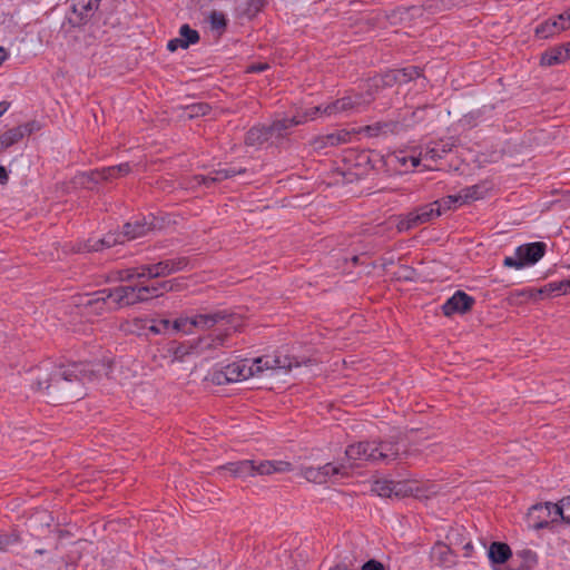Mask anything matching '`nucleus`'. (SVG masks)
I'll return each mask as SVG.
<instances>
[{"label":"nucleus","mask_w":570,"mask_h":570,"mask_svg":"<svg viewBox=\"0 0 570 570\" xmlns=\"http://www.w3.org/2000/svg\"><path fill=\"white\" fill-rule=\"evenodd\" d=\"M301 124H304V120L301 118V115H296L291 118L276 120L268 128L272 136L283 137L289 128Z\"/></svg>","instance_id":"bb28decb"},{"label":"nucleus","mask_w":570,"mask_h":570,"mask_svg":"<svg viewBox=\"0 0 570 570\" xmlns=\"http://www.w3.org/2000/svg\"><path fill=\"white\" fill-rule=\"evenodd\" d=\"M346 459L351 462L363 461L376 463L374 442H357L345 450Z\"/></svg>","instance_id":"dca6fc26"},{"label":"nucleus","mask_w":570,"mask_h":570,"mask_svg":"<svg viewBox=\"0 0 570 570\" xmlns=\"http://www.w3.org/2000/svg\"><path fill=\"white\" fill-rule=\"evenodd\" d=\"M352 97V104L354 105V109L360 111L363 107L370 105L373 101V95L371 92H353L347 95Z\"/></svg>","instance_id":"e433bc0d"},{"label":"nucleus","mask_w":570,"mask_h":570,"mask_svg":"<svg viewBox=\"0 0 570 570\" xmlns=\"http://www.w3.org/2000/svg\"><path fill=\"white\" fill-rule=\"evenodd\" d=\"M517 557L522 560V568H524V570L532 569L538 562V556L531 549H522L517 551Z\"/></svg>","instance_id":"c9c22d12"},{"label":"nucleus","mask_w":570,"mask_h":570,"mask_svg":"<svg viewBox=\"0 0 570 570\" xmlns=\"http://www.w3.org/2000/svg\"><path fill=\"white\" fill-rule=\"evenodd\" d=\"M110 366L105 363L56 365L41 363L28 374L32 390L41 393L48 402L80 400L86 395V384L107 376Z\"/></svg>","instance_id":"f257e3e1"},{"label":"nucleus","mask_w":570,"mask_h":570,"mask_svg":"<svg viewBox=\"0 0 570 570\" xmlns=\"http://www.w3.org/2000/svg\"><path fill=\"white\" fill-rule=\"evenodd\" d=\"M178 48H186L183 40L180 38H175L168 41L167 49L169 51H175Z\"/></svg>","instance_id":"13d9d810"},{"label":"nucleus","mask_w":570,"mask_h":570,"mask_svg":"<svg viewBox=\"0 0 570 570\" xmlns=\"http://www.w3.org/2000/svg\"><path fill=\"white\" fill-rule=\"evenodd\" d=\"M374 442V450L376 455V462L390 463L395 461L400 456V448L396 442L393 441H380Z\"/></svg>","instance_id":"4be33fe9"},{"label":"nucleus","mask_w":570,"mask_h":570,"mask_svg":"<svg viewBox=\"0 0 570 570\" xmlns=\"http://www.w3.org/2000/svg\"><path fill=\"white\" fill-rule=\"evenodd\" d=\"M254 376L248 360H240L228 364L224 370L214 373L213 381L217 384L239 382Z\"/></svg>","instance_id":"1a4fd4ad"},{"label":"nucleus","mask_w":570,"mask_h":570,"mask_svg":"<svg viewBox=\"0 0 570 570\" xmlns=\"http://www.w3.org/2000/svg\"><path fill=\"white\" fill-rule=\"evenodd\" d=\"M218 470H227L234 478L247 479L256 475H271L292 471V464L286 461H253L243 460L229 462Z\"/></svg>","instance_id":"f03ea898"},{"label":"nucleus","mask_w":570,"mask_h":570,"mask_svg":"<svg viewBox=\"0 0 570 570\" xmlns=\"http://www.w3.org/2000/svg\"><path fill=\"white\" fill-rule=\"evenodd\" d=\"M352 132L345 129L337 130L322 137H318L314 141L315 148H325L327 146H338L350 141Z\"/></svg>","instance_id":"393cba45"},{"label":"nucleus","mask_w":570,"mask_h":570,"mask_svg":"<svg viewBox=\"0 0 570 570\" xmlns=\"http://www.w3.org/2000/svg\"><path fill=\"white\" fill-rule=\"evenodd\" d=\"M420 69L417 67H406L397 70H390L381 76H375V79L370 83L376 88L391 87L395 83H406L420 77Z\"/></svg>","instance_id":"9b49d317"},{"label":"nucleus","mask_w":570,"mask_h":570,"mask_svg":"<svg viewBox=\"0 0 570 570\" xmlns=\"http://www.w3.org/2000/svg\"><path fill=\"white\" fill-rule=\"evenodd\" d=\"M570 59V42L557 46L541 55L540 65L551 67Z\"/></svg>","instance_id":"aec40b11"},{"label":"nucleus","mask_w":570,"mask_h":570,"mask_svg":"<svg viewBox=\"0 0 570 570\" xmlns=\"http://www.w3.org/2000/svg\"><path fill=\"white\" fill-rule=\"evenodd\" d=\"M463 195V202L470 203L472 200H478L483 197V188L479 185L470 186L461 190Z\"/></svg>","instance_id":"58836bf2"},{"label":"nucleus","mask_w":570,"mask_h":570,"mask_svg":"<svg viewBox=\"0 0 570 570\" xmlns=\"http://www.w3.org/2000/svg\"><path fill=\"white\" fill-rule=\"evenodd\" d=\"M375 79V77L368 79L366 81V85H365V92H371L373 96L375 95V92H377L380 89H382L383 87H374V86H371L370 83Z\"/></svg>","instance_id":"e2e57ef3"},{"label":"nucleus","mask_w":570,"mask_h":570,"mask_svg":"<svg viewBox=\"0 0 570 570\" xmlns=\"http://www.w3.org/2000/svg\"><path fill=\"white\" fill-rule=\"evenodd\" d=\"M150 228V224L136 220L134 223L125 224L122 232L119 233V236H122V238H126L127 240H131L146 235Z\"/></svg>","instance_id":"a878e982"},{"label":"nucleus","mask_w":570,"mask_h":570,"mask_svg":"<svg viewBox=\"0 0 570 570\" xmlns=\"http://www.w3.org/2000/svg\"><path fill=\"white\" fill-rule=\"evenodd\" d=\"M118 177L126 176L130 173L131 168L128 163L114 166Z\"/></svg>","instance_id":"4d7b16f0"},{"label":"nucleus","mask_w":570,"mask_h":570,"mask_svg":"<svg viewBox=\"0 0 570 570\" xmlns=\"http://www.w3.org/2000/svg\"><path fill=\"white\" fill-rule=\"evenodd\" d=\"M111 291V303L117 309L144 303V298L139 296L137 284L116 286Z\"/></svg>","instance_id":"4468645a"},{"label":"nucleus","mask_w":570,"mask_h":570,"mask_svg":"<svg viewBox=\"0 0 570 570\" xmlns=\"http://www.w3.org/2000/svg\"><path fill=\"white\" fill-rule=\"evenodd\" d=\"M272 137L268 126H255L246 134L245 142L248 146H261Z\"/></svg>","instance_id":"c756f323"},{"label":"nucleus","mask_w":570,"mask_h":570,"mask_svg":"<svg viewBox=\"0 0 570 570\" xmlns=\"http://www.w3.org/2000/svg\"><path fill=\"white\" fill-rule=\"evenodd\" d=\"M431 559L440 567H450L454 562L451 549L444 543H436L432 548Z\"/></svg>","instance_id":"cd10ccee"},{"label":"nucleus","mask_w":570,"mask_h":570,"mask_svg":"<svg viewBox=\"0 0 570 570\" xmlns=\"http://www.w3.org/2000/svg\"><path fill=\"white\" fill-rule=\"evenodd\" d=\"M210 110V106L206 102H196L185 108L188 118L206 116Z\"/></svg>","instance_id":"4c0bfd02"},{"label":"nucleus","mask_w":570,"mask_h":570,"mask_svg":"<svg viewBox=\"0 0 570 570\" xmlns=\"http://www.w3.org/2000/svg\"><path fill=\"white\" fill-rule=\"evenodd\" d=\"M328 570H347V567L344 563H337L331 567Z\"/></svg>","instance_id":"774afa93"},{"label":"nucleus","mask_w":570,"mask_h":570,"mask_svg":"<svg viewBox=\"0 0 570 570\" xmlns=\"http://www.w3.org/2000/svg\"><path fill=\"white\" fill-rule=\"evenodd\" d=\"M188 266V259L186 257H177L171 259H165L157 264H149L141 266V273L139 277L158 278L171 275L174 273L184 271Z\"/></svg>","instance_id":"6e6552de"},{"label":"nucleus","mask_w":570,"mask_h":570,"mask_svg":"<svg viewBox=\"0 0 570 570\" xmlns=\"http://www.w3.org/2000/svg\"><path fill=\"white\" fill-rule=\"evenodd\" d=\"M119 178L115 167H105L102 169L91 170L89 173L82 174L80 177V184L87 188H92L90 183L98 184L100 181H109L111 179Z\"/></svg>","instance_id":"5701e85b"},{"label":"nucleus","mask_w":570,"mask_h":570,"mask_svg":"<svg viewBox=\"0 0 570 570\" xmlns=\"http://www.w3.org/2000/svg\"><path fill=\"white\" fill-rule=\"evenodd\" d=\"M322 476L324 478V483L331 478L335 475L346 476L347 470L344 464L335 465L333 463H326L321 466Z\"/></svg>","instance_id":"72a5a7b5"},{"label":"nucleus","mask_w":570,"mask_h":570,"mask_svg":"<svg viewBox=\"0 0 570 570\" xmlns=\"http://www.w3.org/2000/svg\"><path fill=\"white\" fill-rule=\"evenodd\" d=\"M267 68H268L267 63H262V62L253 63L247 67V72H262V71L266 70Z\"/></svg>","instance_id":"bf43d9fd"},{"label":"nucleus","mask_w":570,"mask_h":570,"mask_svg":"<svg viewBox=\"0 0 570 570\" xmlns=\"http://www.w3.org/2000/svg\"><path fill=\"white\" fill-rule=\"evenodd\" d=\"M373 491L382 498H402L413 495L417 499L428 498L423 490L416 485L405 482H394L390 480H379L373 485Z\"/></svg>","instance_id":"39448f33"},{"label":"nucleus","mask_w":570,"mask_h":570,"mask_svg":"<svg viewBox=\"0 0 570 570\" xmlns=\"http://www.w3.org/2000/svg\"><path fill=\"white\" fill-rule=\"evenodd\" d=\"M341 105L343 107L344 114H348L352 111H356L354 109V105L352 104V97L345 96L343 98H340Z\"/></svg>","instance_id":"6e6d98bb"},{"label":"nucleus","mask_w":570,"mask_h":570,"mask_svg":"<svg viewBox=\"0 0 570 570\" xmlns=\"http://www.w3.org/2000/svg\"><path fill=\"white\" fill-rule=\"evenodd\" d=\"M243 173H245V169H243V168L236 169V168L229 167V168L217 169V170L209 173L206 176L205 175L194 176L191 179V186L194 187V186L204 185L206 187H210L212 185H214L216 183H219L224 179L234 177V176H236L238 174H243Z\"/></svg>","instance_id":"f3484780"},{"label":"nucleus","mask_w":570,"mask_h":570,"mask_svg":"<svg viewBox=\"0 0 570 570\" xmlns=\"http://www.w3.org/2000/svg\"><path fill=\"white\" fill-rule=\"evenodd\" d=\"M441 214V203L435 200L431 204L421 206L414 212L409 213L406 216L399 220L396 227L399 232H406L411 228L428 223L435 217H439Z\"/></svg>","instance_id":"423d86ee"},{"label":"nucleus","mask_w":570,"mask_h":570,"mask_svg":"<svg viewBox=\"0 0 570 570\" xmlns=\"http://www.w3.org/2000/svg\"><path fill=\"white\" fill-rule=\"evenodd\" d=\"M175 361L183 362L188 355H199L196 342L193 343H174L169 347Z\"/></svg>","instance_id":"7c9ffc66"},{"label":"nucleus","mask_w":570,"mask_h":570,"mask_svg":"<svg viewBox=\"0 0 570 570\" xmlns=\"http://www.w3.org/2000/svg\"><path fill=\"white\" fill-rule=\"evenodd\" d=\"M229 322V316L225 312H215L209 314H198L193 317H179L171 323L173 331L191 333V327L208 330L216 324Z\"/></svg>","instance_id":"20e7f679"},{"label":"nucleus","mask_w":570,"mask_h":570,"mask_svg":"<svg viewBox=\"0 0 570 570\" xmlns=\"http://www.w3.org/2000/svg\"><path fill=\"white\" fill-rule=\"evenodd\" d=\"M254 376L263 374L268 370H291L298 367L303 363L287 355H264L249 361Z\"/></svg>","instance_id":"0eeeda50"},{"label":"nucleus","mask_w":570,"mask_h":570,"mask_svg":"<svg viewBox=\"0 0 570 570\" xmlns=\"http://www.w3.org/2000/svg\"><path fill=\"white\" fill-rule=\"evenodd\" d=\"M550 509H553L556 515H560V518L570 524V495L560 500L559 503H550L546 502L544 504H535L531 508V518L534 517L537 511H546L548 514L550 513Z\"/></svg>","instance_id":"412c9836"},{"label":"nucleus","mask_w":570,"mask_h":570,"mask_svg":"<svg viewBox=\"0 0 570 570\" xmlns=\"http://www.w3.org/2000/svg\"><path fill=\"white\" fill-rule=\"evenodd\" d=\"M441 203V212L445 209H451L452 207L461 206L465 204L463 202V195L462 191H460L458 195H450L442 200H439Z\"/></svg>","instance_id":"a19ab883"},{"label":"nucleus","mask_w":570,"mask_h":570,"mask_svg":"<svg viewBox=\"0 0 570 570\" xmlns=\"http://www.w3.org/2000/svg\"><path fill=\"white\" fill-rule=\"evenodd\" d=\"M179 38L183 40L186 48L199 41V33L197 30L191 29L188 24H183L179 29Z\"/></svg>","instance_id":"f704fd0d"},{"label":"nucleus","mask_w":570,"mask_h":570,"mask_svg":"<svg viewBox=\"0 0 570 570\" xmlns=\"http://www.w3.org/2000/svg\"><path fill=\"white\" fill-rule=\"evenodd\" d=\"M127 331L139 334L140 331L147 330V321L142 318H135L127 323Z\"/></svg>","instance_id":"09e8293b"},{"label":"nucleus","mask_w":570,"mask_h":570,"mask_svg":"<svg viewBox=\"0 0 570 570\" xmlns=\"http://www.w3.org/2000/svg\"><path fill=\"white\" fill-rule=\"evenodd\" d=\"M139 269H140V272H138V268H128V269L120 271L118 273V279L121 282H130L136 277L140 278L138 276V274L141 273V267Z\"/></svg>","instance_id":"8fccbe9b"},{"label":"nucleus","mask_w":570,"mask_h":570,"mask_svg":"<svg viewBox=\"0 0 570 570\" xmlns=\"http://www.w3.org/2000/svg\"><path fill=\"white\" fill-rule=\"evenodd\" d=\"M159 328H161V334L173 330L171 322L169 320H159L156 321Z\"/></svg>","instance_id":"052dcab7"},{"label":"nucleus","mask_w":570,"mask_h":570,"mask_svg":"<svg viewBox=\"0 0 570 570\" xmlns=\"http://www.w3.org/2000/svg\"><path fill=\"white\" fill-rule=\"evenodd\" d=\"M547 245L542 242L521 245L515 249L514 256L504 258L503 265L515 269H521L527 265H533L543 257Z\"/></svg>","instance_id":"7ed1b4c3"},{"label":"nucleus","mask_w":570,"mask_h":570,"mask_svg":"<svg viewBox=\"0 0 570 570\" xmlns=\"http://www.w3.org/2000/svg\"><path fill=\"white\" fill-rule=\"evenodd\" d=\"M26 131H29V132L31 131L30 129H28V125L19 126V127H16V128L4 131L2 135H0V137L4 144V147L8 149L12 145H14L16 142L21 140L23 138Z\"/></svg>","instance_id":"473e14b6"},{"label":"nucleus","mask_w":570,"mask_h":570,"mask_svg":"<svg viewBox=\"0 0 570 570\" xmlns=\"http://www.w3.org/2000/svg\"><path fill=\"white\" fill-rule=\"evenodd\" d=\"M531 513V510L529 511ZM529 519L533 521V528L534 529H543L549 525L550 520H548L543 512H535L534 517L531 518L530 514H528Z\"/></svg>","instance_id":"49530a36"},{"label":"nucleus","mask_w":570,"mask_h":570,"mask_svg":"<svg viewBox=\"0 0 570 570\" xmlns=\"http://www.w3.org/2000/svg\"><path fill=\"white\" fill-rule=\"evenodd\" d=\"M100 1L101 0H72V10L79 18L73 24L80 26L86 23L92 12L98 9Z\"/></svg>","instance_id":"b1692460"},{"label":"nucleus","mask_w":570,"mask_h":570,"mask_svg":"<svg viewBox=\"0 0 570 570\" xmlns=\"http://www.w3.org/2000/svg\"><path fill=\"white\" fill-rule=\"evenodd\" d=\"M126 238L119 236V233H110L97 240H87L83 244H80L77 248V252H98L104 248H109L116 244H122L126 242Z\"/></svg>","instance_id":"a211bd4d"},{"label":"nucleus","mask_w":570,"mask_h":570,"mask_svg":"<svg viewBox=\"0 0 570 570\" xmlns=\"http://www.w3.org/2000/svg\"><path fill=\"white\" fill-rule=\"evenodd\" d=\"M303 476L314 483L322 484L324 483V478L322 476L321 466L314 468V466H307L303 470Z\"/></svg>","instance_id":"37998d69"},{"label":"nucleus","mask_w":570,"mask_h":570,"mask_svg":"<svg viewBox=\"0 0 570 570\" xmlns=\"http://www.w3.org/2000/svg\"><path fill=\"white\" fill-rule=\"evenodd\" d=\"M474 298L462 291L455 292L446 302L442 305V311L445 316H451L455 313H466L472 308Z\"/></svg>","instance_id":"2eb2a0df"},{"label":"nucleus","mask_w":570,"mask_h":570,"mask_svg":"<svg viewBox=\"0 0 570 570\" xmlns=\"http://www.w3.org/2000/svg\"><path fill=\"white\" fill-rule=\"evenodd\" d=\"M549 291L551 293L556 292L558 294H570V278L561 282H553L546 286L542 292Z\"/></svg>","instance_id":"79ce46f5"},{"label":"nucleus","mask_w":570,"mask_h":570,"mask_svg":"<svg viewBox=\"0 0 570 570\" xmlns=\"http://www.w3.org/2000/svg\"><path fill=\"white\" fill-rule=\"evenodd\" d=\"M167 283L171 284L173 292L181 291L184 287V284L178 278L169 279V281H167Z\"/></svg>","instance_id":"680f3d73"},{"label":"nucleus","mask_w":570,"mask_h":570,"mask_svg":"<svg viewBox=\"0 0 570 570\" xmlns=\"http://www.w3.org/2000/svg\"><path fill=\"white\" fill-rule=\"evenodd\" d=\"M264 6V0H249V9H254V11H258Z\"/></svg>","instance_id":"0e129e2a"},{"label":"nucleus","mask_w":570,"mask_h":570,"mask_svg":"<svg viewBox=\"0 0 570 570\" xmlns=\"http://www.w3.org/2000/svg\"><path fill=\"white\" fill-rule=\"evenodd\" d=\"M453 144L451 142H438L432 147H426L424 151L421 153L422 159L436 161L441 159L445 154L452 150Z\"/></svg>","instance_id":"2f4dec72"},{"label":"nucleus","mask_w":570,"mask_h":570,"mask_svg":"<svg viewBox=\"0 0 570 570\" xmlns=\"http://www.w3.org/2000/svg\"><path fill=\"white\" fill-rule=\"evenodd\" d=\"M111 288L97 291L92 294L85 295L80 304L97 315L107 311H116L117 308H115L111 303Z\"/></svg>","instance_id":"ddd939ff"},{"label":"nucleus","mask_w":570,"mask_h":570,"mask_svg":"<svg viewBox=\"0 0 570 570\" xmlns=\"http://www.w3.org/2000/svg\"><path fill=\"white\" fill-rule=\"evenodd\" d=\"M147 330L155 335L161 334V328L158 327L156 321H154L150 325L147 324Z\"/></svg>","instance_id":"338daca9"},{"label":"nucleus","mask_w":570,"mask_h":570,"mask_svg":"<svg viewBox=\"0 0 570 570\" xmlns=\"http://www.w3.org/2000/svg\"><path fill=\"white\" fill-rule=\"evenodd\" d=\"M402 130V125L396 120L377 121L363 128L368 137H387L396 135Z\"/></svg>","instance_id":"6ab92c4d"},{"label":"nucleus","mask_w":570,"mask_h":570,"mask_svg":"<svg viewBox=\"0 0 570 570\" xmlns=\"http://www.w3.org/2000/svg\"><path fill=\"white\" fill-rule=\"evenodd\" d=\"M139 296L144 298V302H147L151 298H156V289L153 285H144V284H137Z\"/></svg>","instance_id":"a18cd8bd"},{"label":"nucleus","mask_w":570,"mask_h":570,"mask_svg":"<svg viewBox=\"0 0 570 570\" xmlns=\"http://www.w3.org/2000/svg\"><path fill=\"white\" fill-rule=\"evenodd\" d=\"M324 114L325 116H336L338 114H344V110H343V107L341 105V101L340 99L331 102V104H327L324 106Z\"/></svg>","instance_id":"de8ad7c7"},{"label":"nucleus","mask_w":570,"mask_h":570,"mask_svg":"<svg viewBox=\"0 0 570 570\" xmlns=\"http://www.w3.org/2000/svg\"><path fill=\"white\" fill-rule=\"evenodd\" d=\"M362 570H385V567L382 562L371 559L362 566Z\"/></svg>","instance_id":"5fc2aeb1"},{"label":"nucleus","mask_w":570,"mask_h":570,"mask_svg":"<svg viewBox=\"0 0 570 570\" xmlns=\"http://www.w3.org/2000/svg\"><path fill=\"white\" fill-rule=\"evenodd\" d=\"M512 552L507 543L492 542L488 550V556L493 563H504L511 557Z\"/></svg>","instance_id":"c85d7f7f"},{"label":"nucleus","mask_w":570,"mask_h":570,"mask_svg":"<svg viewBox=\"0 0 570 570\" xmlns=\"http://www.w3.org/2000/svg\"><path fill=\"white\" fill-rule=\"evenodd\" d=\"M20 541V537L16 532L0 533V552H6L13 544Z\"/></svg>","instance_id":"ea45409f"},{"label":"nucleus","mask_w":570,"mask_h":570,"mask_svg":"<svg viewBox=\"0 0 570 570\" xmlns=\"http://www.w3.org/2000/svg\"><path fill=\"white\" fill-rule=\"evenodd\" d=\"M8 171L3 166H0V184L6 185L8 183Z\"/></svg>","instance_id":"69168bd1"},{"label":"nucleus","mask_w":570,"mask_h":570,"mask_svg":"<svg viewBox=\"0 0 570 570\" xmlns=\"http://www.w3.org/2000/svg\"><path fill=\"white\" fill-rule=\"evenodd\" d=\"M51 521L52 517L47 511H39L31 518L32 523L39 522L46 527H49Z\"/></svg>","instance_id":"603ef678"},{"label":"nucleus","mask_w":570,"mask_h":570,"mask_svg":"<svg viewBox=\"0 0 570 570\" xmlns=\"http://www.w3.org/2000/svg\"><path fill=\"white\" fill-rule=\"evenodd\" d=\"M209 20L213 29L224 30L226 28L227 20L223 12L213 11L209 16Z\"/></svg>","instance_id":"c03bdc74"},{"label":"nucleus","mask_w":570,"mask_h":570,"mask_svg":"<svg viewBox=\"0 0 570 570\" xmlns=\"http://www.w3.org/2000/svg\"><path fill=\"white\" fill-rule=\"evenodd\" d=\"M568 29H570V8L538 24L534 33L540 39H549Z\"/></svg>","instance_id":"9d476101"},{"label":"nucleus","mask_w":570,"mask_h":570,"mask_svg":"<svg viewBox=\"0 0 570 570\" xmlns=\"http://www.w3.org/2000/svg\"><path fill=\"white\" fill-rule=\"evenodd\" d=\"M318 116H325L324 106H317L306 110L303 115H301V118H303L304 122H306L308 120L315 119Z\"/></svg>","instance_id":"3c124183"},{"label":"nucleus","mask_w":570,"mask_h":570,"mask_svg":"<svg viewBox=\"0 0 570 570\" xmlns=\"http://www.w3.org/2000/svg\"><path fill=\"white\" fill-rule=\"evenodd\" d=\"M153 286L156 289L157 297L161 296L165 292H173V286L167 281L157 282Z\"/></svg>","instance_id":"864d4df0"},{"label":"nucleus","mask_w":570,"mask_h":570,"mask_svg":"<svg viewBox=\"0 0 570 570\" xmlns=\"http://www.w3.org/2000/svg\"><path fill=\"white\" fill-rule=\"evenodd\" d=\"M229 316V322L226 321L222 324H218L219 327L216 328L213 333L198 338L196 342L199 354H203L207 351L216 350L219 346H224L227 337L232 333V315Z\"/></svg>","instance_id":"f8f14e48"}]
</instances>
